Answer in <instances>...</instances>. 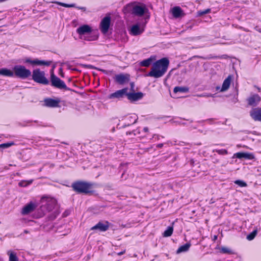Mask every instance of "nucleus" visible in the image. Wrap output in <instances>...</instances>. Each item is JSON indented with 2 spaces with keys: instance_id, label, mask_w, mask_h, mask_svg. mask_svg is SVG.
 <instances>
[{
  "instance_id": "28",
  "label": "nucleus",
  "mask_w": 261,
  "mask_h": 261,
  "mask_svg": "<svg viewBox=\"0 0 261 261\" xmlns=\"http://www.w3.org/2000/svg\"><path fill=\"white\" fill-rule=\"evenodd\" d=\"M189 88L187 87H179L176 86L174 88L173 92L175 93H186L189 91Z\"/></svg>"
},
{
  "instance_id": "20",
  "label": "nucleus",
  "mask_w": 261,
  "mask_h": 261,
  "mask_svg": "<svg viewBox=\"0 0 261 261\" xmlns=\"http://www.w3.org/2000/svg\"><path fill=\"white\" fill-rule=\"evenodd\" d=\"M143 96L142 92L130 93L127 91L126 97L130 101H137L141 99Z\"/></svg>"
},
{
  "instance_id": "16",
  "label": "nucleus",
  "mask_w": 261,
  "mask_h": 261,
  "mask_svg": "<svg viewBox=\"0 0 261 261\" xmlns=\"http://www.w3.org/2000/svg\"><path fill=\"white\" fill-rule=\"evenodd\" d=\"M109 227V223L108 221H99L97 224L91 228V230H99L100 231H106Z\"/></svg>"
},
{
  "instance_id": "19",
  "label": "nucleus",
  "mask_w": 261,
  "mask_h": 261,
  "mask_svg": "<svg viewBox=\"0 0 261 261\" xmlns=\"http://www.w3.org/2000/svg\"><path fill=\"white\" fill-rule=\"evenodd\" d=\"M36 206V205L34 203L30 202L22 208L21 214L23 215H28L33 212Z\"/></svg>"
},
{
  "instance_id": "35",
  "label": "nucleus",
  "mask_w": 261,
  "mask_h": 261,
  "mask_svg": "<svg viewBox=\"0 0 261 261\" xmlns=\"http://www.w3.org/2000/svg\"><path fill=\"white\" fill-rule=\"evenodd\" d=\"M234 183L241 187H247V184L241 180H236L234 181Z\"/></svg>"
},
{
  "instance_id": "17",
  "label": "nucleus",
  "mask_w": 261,
  "mask_h": 261,
  "mask_svg": "<svg viewBox=\"0 0 261 261\" xmlns=\"http://www.w3.org/2000/svg\"><path fill=\"white\" fill-rule=\"evenodd\" d=\"M138 116L135 114L126 116L124 119V126H129L136 122Z\"/></svg>"
},
{
  "instance_id": "49",
  "label": "nucleus",
  "mask_w": 261,
  "mask_h": 261,
  "mask_svg": "<svg viewBox=\"0 0 261 261\" xmlns=\"http://www.w3.org/2000/svg\"><path fill=\"white\" fill-rule=\"evenodd\" d=\"M24 233H29V231L27 230H24V232H23Z\"/></svg>"
},
{
  "instance_id": "4",
  "label": "nucleus",
  "mask_w": 261,
  "mask_h": 261,
  "mask_svg": "<svg viewBox=\"0 0 261 261\" xmlns=\"http://www.w3.org/2000/svg\"><path fill=\"white\" fill-rule=\"evenodd\" d=\"M93 184L84 181H77L72 184L71 187L78 193L89 194L92 193Z\"/></svg>"
},
{
  "instance_id": "13",
  "label": "nucleus",
  "mask_w": 261,
  "mask_h": 261,
  "mask_svg": "<svg viewBox=\"0 0 261 261\" xmlns=\"http://www.w3.org/2000/svg\"><path fill=\"white\" fill-rule=\"evenodd\" d=\"M24 63H29L32 65H45L48 66L51 64V61L39 60L38 59L32 60L29 58H25L23 60Z\"/></svg>"
},
{
  "instance_id": "3",
  "label": "nucleus",
  "mask_w": 261,
  "mask_h": 261,
  "mask_svg": "<svg viewBox=\"0 0 261 261\" xmlns=\"http://www.w3.org/2000/svg\"><path fill=\"white\" fill-rule=\"evenodd\" d=\"M76 33L79 35L81 39L92 41L96 40L98 35L96 31H93L92 28L87 24H84L76 29Z\"/></svg>"
},
{
  "instance_id": "6",
  "label": "nucleus",
  "mask_w": 261,
  "mask_h": 261,
  "mask_svg": "<svg viewBox=\"0 0 261 261\" xmlns=\"http://www.w3.org/2000/svg\"><path fill=\"white\" fill-rule=\"evenodd\" d=\"M126 8L131 9L132 13L136 16H142L147 11L148 9L145 5H137L135 3H129L126 6Z\"/></svg>"
},
{
  "instance_id": "15",
  "label": "nucleus",
  "mask_w": 261,
  "mask_h": 261,
  "mask_svg": "<svg viewBox=\"0 0 261 261\" xmlns=\"http://www.w3.org/2000/svg\"><path fill=\"white\" fill-rule=\"evenodd\" d=\"M234 158L239 159H245L251 160L254 159L255 156L252 153L239 152L233 155L232 159Z\"/></svg>"
},
{
  "instance_id": "11",
  "label": "nucleus",
  "mask_w": 261,
  "mask_h": 261,
  "mask_svg": "<svg viewBox=\"0 0 261 261\" xmlns=\"http://www.w3.org/2000/svg\"><path fill=\"white\" fill-rule=\"evenodd\" d=\"M110 23L111 17L110 16H106L101 20L99 29L102 33L106 34L108 32Z\"/></svg>"
},
{
  "instance_id": "12",
  "label": "nucleus",
  "mask_w": 261,
  "mask_h": 261,
  "mask_svg": "<svg viewBox=\"0 0 261 261\" xmlns=\"http://www.w3.org/2000/svg\"><path fill=\"white\" fill-rule=\"evenodd\" d=\"M114 80L118 84L123 85L129 81L130 75L127 73H120L116 74L114 77Z\"/></svg>"
},
{
  "instance_id": "31",
  "label": "nucleus",
  "mask_w": 261,
  "mask_h": 261,
  "mask_svg": "<svg viewBox=\"0 0 261 261\" xmlns=\"http://www.w3.org/2000/svg\"><path fill=\"white\" fill-rule=\"evenodd\" d=\"M33 182V180H21L18 183L19 186L21 187H25L31 185Z\"/></svg>"
},
{
  "instance_id": "40",
  "label": "nucleus",
  "mask_w": 261,
  "mask_h": 261,
  "mask_svg": "<svg viewBox=\"0 0 261 261\" xmlns=\"http://www.w3.org/2000/svg\"><path fill=\"white\" fill-rule=\"evenodd\" d=\"M160 137L163 138L162 136H160L158 135H154L152 137V139L154 138L155 140H159Z\"/></svg>"
},
{
  "instance_id": "37",
  "label": "nucleus",
  "mask_w": 261,
  "mask_h": 261,
  "mask_svg": "<svg viewBox=\"0 0 261 261\" xmlns=\"http://www.w3.org/2000/svg\"><path fill=\"white\" fill-rule=\"evenodd\" d=\"M211 9H205L204 10H200V11H198V12H197V15L198 16H201L202 15H203L204 14H207L208 13H210L211 12Z\"/></svg>"
},
{
  "instance_id": "48",
  "label": "nucleus",
  "mask_w": 261,
  "mask_h": 261,
  "mask_svg": "<svg viewBox=\"0 0 261 261\" xmlns=\"http://www.w3.org/2000/svg\"><path fill=\"white\" fill-rule=\"evenodd\" d=\"M175 122H177V123H181L182 124H185V123L181 122V121H176Z\"/></svg>"
},
{
  "instance_id": "36",
  "label": "nucleus",
  "mask_w": 261,
  "mask_h": 261,
  "mask_svg": "<svg viewBox=\"0 0 261 261\" xmlns=\"http://www.w3.org/2000/svg\"><path fill=\"white\" fill-rule=\"evenodd\" d=\"M213 151L216 152L220 155H225V154H228L227 150L225 149H216V150H214Z\"/></svg>"
},
{
  "instance_id": "45",
  "label": "nucleus",
  "mask_w": 261,
  "mask_h": 261,
  "mask_svg": "<svg viewBox=\"0 0 261 261\" xmlns=\"http://www.w3.org/2000/svg\"><path fill=\"white\" fill-rule=\"evenodd\" d=\"M125 253V250H124L123 251H121V252H120L119 253H118V255H122L123 254H124Z\"/></svg>"
},
{
  "instance_id": "52",
  "label": "nucleus",
  "mask_w": 261,
  "mask_h": 261,
  "mask_svg": "<svg viewBox=\"0 0 261 261\" xmlns=\"http://www.w3.org/2000/svg\"><path fill=\"white\" fill-rule=\"evenodd\" d=\"M188 121H189L190 122H192V120H187Z\"/></svg>"
},
{
  "instance_id": "18",
  "label": "nucleus",
  "mask_w": 261,
  "mask_h": 261,
  "mask_svg": "<svg viewBox=\"0 0 261 261\" xmlns=\"http://www.w3.org/2000/svg\"><path fill=\"white\" fill-rule=\"evenodd\" d=\"M261 98L258 94H253L247 99L248 104L249 106L255 107L258 104Z\"/></svg>"
},
{
  "instance_id": "42",
  "label": "nucleus",
  "mask_w": 261,
  "mask_h": 261,
  "mask_svg": "<svg viewBox=\"0 0 261 261\" xmlns=\"http://www.w3.org/2000/svg\"><path fill=\"white\" fill-rule=\"evenodd\" d=\"M34 122L37 124V126H43L42 123L41 122H39L38 121H34Z\"/></svg>"
},
{
  "instance_id": "2",
  "label": "nucleus",
  "mask_w": 261,
  "mask_h": 261,
  "mask_svg": "<svg viewBox=\"0 0 261 261\" xmlns=\"http://www.w3.org/2000/svg\"><path fill=\"white\" fill-rule=\"evenodd\" d=\"M45 201L46 203L42 204L40 208V211L42 212L40 217L43 216L48 213L47 216V220L53 221L57 218L60 213L57 207V201L54 198H47Z\"/></svg>"
},
{
  "instance_id": "30",
  "label": "nucleus",
  "mask_w": 261,
  "mask_h": 261,
  "mask_svg": "<svg viewBox=\"0 0 261 261\" xmlns=\"http://www.w3.org/2000/svg\"><path fill=\"white\" fill-rule=\"evenodd\" d=\"M8 254L9 255V261H18V257L15 253L9 251Z\"/></svg>"
},
{
  "instance_id": "7",
  "label": "nucleus",
  "mask_w": 261,
  "mask_h": 261,
  "mask_svg": "<svg viewBox=\"0 0 261 261\" xmlns=\"http://www.w3.org/2000/svg\"><path fill=\"white\" fill-rule=\"evenodd\" d=\"M14 75L21 79H26L31 75V71L22 65H16L13 68Z\"/></svg>"
},
{
  "instance_id": "22",
  "label": "nucleus",
  "mask_w": 261,
  "mask_h": 261,
  "mask_svg": "<svg viewBox=\"0 0 261 261\" xmlns=\"http://www.w3.org/2000/svg\"><path fill=\"white\" fill-rule=\"evenodd\" d=\"M172 14L173 16L176 18L181 17L185 15L184 11L178 6H176L172 8Z\"/></svg>"
},
{
  "instance_id": "39",
  "label": "nucleus",
  "mask_w": 261,
  "mask_h": 261,
  "mask_svg": "<svg viewBox=\"0 0 261 261\" xmlns=\"http://www.w3.org/2000/svg\"><path fill=\"white\" fill-rule=\"evenodd\" d=\"M215 94H213L211 93H203L199 95L200 97H214Z\"/></svg>"
},
{
  "instance_id": "33",
  "label": "nucleus",
  "mask_w": 261,
  "mask_h": 261,
  "mask_svg": "<svg viewBox=\"0 0 261 261\" xmlns=\"http://www.w3.org/2000/svg\"><path fill=\"white\" fill-rule=\"evenodd\" d=\"M14 143L13 142H8L0 144V151H2L3 149L11 146L12 145H14Z\"/></svg>"
},
{
  "instance_id": "21",
  "label": "nucleus",
  "mask_w": 261,
  "mask_h": 261,
  "mask_svg": "<svg viewBox=\"0 0 261 261\" xmlns=\"http://www.w3.org/2000/svg\"><path fill=\"white\" fill-rule=\"evenodd\" d=\"M251 117L255 121H261V108L253 109L250 112Z\"/></svg>"
},
{
  "instance_id": "54",
  "label": "nucleus",
  "mask_w": 261,
  "mask_h": 261,
  "mask_svg": "<svg viewBox=\"0 0 261 261\" xmlns=\"http://www.w3.org/2000/svg\"><path fill=\"white\" fill-rule=\"evenodd\" d=\"M0 261H2L1 259H0Z\"/></svg>"
},
{
  "instance_id": "51",
  "label": "nucleus",
  "mask_w": 261,
  "mask_h": 261,
  "mask_svg": "<svg viewBox=\"0 0 261 261\" xmlns=\"http://www.w3.org/2000/svg\"><path fill=\"white\" fill-rule=\"evenodd\" d=\"M217 239V236H215L214 237V240H216Z\"/></svg>"
},
{
  "instance_id": "26",
  "label": "nucleus",
  "mask_w": 261,
  "mask_h": 261,
  "mask_svg": "<svg viewBox=\"0 0 261 261\" xmlns=\"http://www.w3.org/2000/svg\"><path fill=\"white\" fill-rule=\"evenodd\" d=\"M0 75L8 77H13L14 72L7 68H2L0 69Z\"/></svg>"
},
{
  "instance_id": "53",
  "label": "nucleus",
  "mask_w": 261,
  "mask_h": 261,
  "mask_svg": "<svg viewBox=\"0 0 261 261\" xmlns=\"http://www.w3.org/2000/svg\"><path fill=\"white\" fill-rule=\"evenodd\" d=\"M258 92H260V89L258 88Z\"/></svg>"
},
{
  "instance_id": "23",
  "label": "nucleus",
  "mask_w": 261,
  "mask_h": 261,
  "mask_svg": "<svg viewBox=\"0 0 261 261\" xmlns=\"http://www.w3.org/2000/svg\"><path fill=\"white\" fill-rule=\"evenodd\" d=\"M231 81V76L230 75H229L224 81L222 86V87L220 89V91L224 92V91H226L230 87Z\"/></svg>"
},
{
  "instance_id": "47",
  "label": "nucleus",
  "mask_w": 261,
  "mask_h": 261,
  "mask_svg": "<svg viewBox=\"0 0 261 261\" xmlns=\"http://www.w3.org/2000/svg\"><path fill=\"white\" fill-rule=\"evenodd\" d=\"M213 120V119H207L206 121L209 122L210 123H211V121Z\"/></svg>"
},
{
  "instance_id": "50",
  "label": "nucleus",
  "mask_w": 261,
  "mask_h": 261,
  "mask_svg": "<svg viewBox=\"0 0 261 261\" xmlns=\"http://www.w3.org/2000/svg\"><path fill=\"white\" fill-rule=\"evenodd\" d=\"M219 89H220V87L219 86H217V87H216V90H219Z\"/></svg>"
},
{
  "instance_id": "32",
  "label": "nucleus",
  "mask_w": 261,
  "mask_h": 261,
  "mask_svg": "<svg viewBox=\"0 0 261 261\" xmlns=\"http://www.w3.org/2000/svg\"><path fill=\"white\" fill-rule=\"evenodd\" d=\"M257 233V230H254L252 232L250 233L247 236V239L249 241H251L254 239Z\"/></svg>"
},
{
  "instance_id": "46",
  "label": "nucleus",
  "mask_w": 261,
  "mask_h": 261,
  "mask_svg": "<svg viewBox=\"0 0 261 261\" xmlns=\"http://www.w3.org/2000/svg\"><path fill=\"white\" fill-rule=\"evenodd\" d=\"M130 85H131V88H132V89L133 90L134 87V84L133 83H132L130 84Z\"/></svg>"
},
{
  "instance_id": "10",
  "label": "nucleus",
  "mask_w": 261,
  "mask_h": 261,
  "mask_svg": "<svg viewBox=\"0 0 261 261\" xmlns=\"http://www.w3.org/2000/svg\"><path fill=\"white\" fill-rule=\"evenodd\" d=\"M50 81L51 85L60 89H66L67 86L65 83L54 73L51 74Z\"/></svg>"
},
{
  "instance_id": "8",
  "label": "nucleus",
  "mask_w": 261,
  "mask_h": 261,
  "mask_svg": "<svg viewBox=\"0 0 261 261\" xmlns=\"http://www.w3.org/2000/svg\"><path fill=\"white\" fill-rule=\"evenodd\" d=\"M147 21L143 22H137L132 25L129 29V33L132 36H137L141 35L145 31Z\"/></svg>"
},
{
  "instance_id": "44",
  "label": "nucleus",
  "mask_w": 261,
  "mask_h": 261,
  "mask_svg": "<svg viewBox=\"0 0 261 261\" xmlns=\"http://www.w3.org/2000/svg\"><path fill=\"white\" fill-rule=\"evenodd\" d=\"M143 131L145 132V133H146V132H148V128L147 127H144L143 128Z\"/></svg>"
},
{
  "instance_id": "43",
  "label": "nucleus",
  "mask_w": 261,
  "mask_h": 261,
  "mask_svg": "<svg viewBox=\"0 0 261 261\" xmlns=\"http://www.w3.org/2000/svg\"><path fill=\"white\" fill-rule=\"evenodd\" d=\"M255 30H256V31H258V32L261 33V29H260V28H258V27H256L255 28Z\"/></svg>"
},
{
  "instance_id": "14",
  "label": "nucleus",
  "mask_w": 261,
  "mask_h": 261,
  "mask_svg": "<svg viewBox=\"0 0 261 261\" xmlns=\"http://www.w3.org/2000/svg\"><path fill=\"white\" fill-rule=\"evenodd\" d=\"M43 106L49 108H58L60 107V99L51 98H45L43 100Z\"/></svg>"
},
{
  "instance_id": "34",
  "label": "nucleus",
  "mask_w": 261,
  "mask_h": 261,
  "mask_svg": "<svg viewBox=\"0 0 261 261\" xmlns=\"http://www.w3.org/2000/svg\"><path fill=\"white\" fill-rule=\"evenodd\" d=\"M220 252L225 254H231L232 251L227 247H222L220 249Z\"/></svg>"
},
{
  "instance_id": "24",
  "label": "nucleus",
  "mask_w": 261,
  "mask_h": 261,
  "mask_svg": "<svg viewBox=\"0 0 261 261\" xmlns=\"http://www.w3.org/2000/svg\"><path fill=\"white\" fill-rule=\"evenodd\" d=\"M154 59V57L151 56L150 58L140 62V65L142 67H148L151 64Z\"/></svg>"
},
{
  "instance_id": "25",
  "label": "nucleus",
  "mask_w": 261,
  "mask_h": 261,
  "mask_svg": "<svg viewBox=\"0 0 261 261\" xmlns=\"http://www.w3.org/2000/svg\"><path fill=\"white\" fill-rule=\"evenodd\" d=\"M58 4L63 7H66V8H71V7H74L79 10H81L82 11L85 12L86 11V8L85 7H77L76 6L75 4H67L63 3H60L59 2Z\"/></svg>"
},
{
  "instance_id": "41",
  "label": "nucleus",
  "mask_w": 261,
  "mask_h": 261,
  "mask_svg": "<svg viewBox=\"0 0 261 261\" xmlns=\"http://www.w3.org/2000/svg\"><path fill=\"white\" fill-rule=\"evenodd\" d=\"M169 144V142H167V143H160V144H158L157 145H156V147L158 148H161L164 144Z\"/></svg>"
},
{
  "instance_id": "1",
  "label": "nucleus",
  "mask_w": 261,
  "mask_h": 261,
  "mask_svg": "<svg viewBox=\"0 0 261 261\" xmlns=\"http://www.w3.org/2000/svg\"><path fill=\"white\" fill-rule=\"evenodd\" d=\"M169 65V61L167 58H163L152 64L150 71L146 76L155 79L162 77L167 72Z\"/></svg>"
},
{
  "instance_id": "9",
  "label": "nucleus",
  "mask_w": 261,
  "mask_h": 261,
  "mask_svg": "<svg viewBox=\"0 0 261 261\" xmlns=\"http://www.w3.org/2000/svg\"><path fill=\"white\" fill-rule=\"evenodd\" d=\"M128 88L127 87L124 88L109 94L108 96V99L112 100L121 99L125 96H126L127 91H128Z\"/></svg>"
},
{
  "instance_id": "29",
  "label": "nucleus",
  "mask_w": 261,
  "mask_h": 261,
  "mask_svg": "<svg viewBox=\"0 0 261 261\" xmlns=\"http://www.w3.org/2000/svg\"><path fill=\"white\" fill-rule=\"evenodd\" d=\"M173 231V228L172 227L169 226L167 227V229L165 230L163 235L164 237H168L172 235Z\"/></svg>"
},
{
  "instance_id": "27",
  "label": "nucleus",
  "mask_w": 261,
  "mask_h": 261,
  "mask_svg": "<svg viewBox=\"0 0 261 261\" xmlns=\"http://www.w3.org/2000/svg\"><path fill=\"white\" fill-rule=\"evenodd\" d=\"M191 244L190 243H187L185 244L180 246L176 251L177 253H180L181 252H185L189 250Z\"/></svg>"
},
{
  "instance_id": "5",
  "label": "nucleus",
  "mask_w": 261,
  "mask_h": 261,
  "mask_svg": "<svg viewBox=\"0 0 261 261\" xmlns=\"http://www.w3.org/2000/svg\"><path fill=\"white\" fill-rule=\"evenodd\" d=\"M32 80L36 83L44 85L49 84V81L45 76V72L39 69H36L32 72Z\"/></svg>"
},
{
  "instance_id": "38",
  "label": "nucleus",
  "mask_w": 261,
  "mask_h": 261,
  "mask_svg": "<svg viewBox=\"0 0 261 261\" xmlns=\"http://www.w3.org/2000/svg\"><path fill=\"white\" fill-rule=\"evenodd\" d=\"M126 134L127 135H132V134H133L134 136H138V137L139 138H141V136H140L139 135L140 134V130L137 129L136 130H134L132 132H127L126 133Z\"/></svg>"
}]
</instances>
